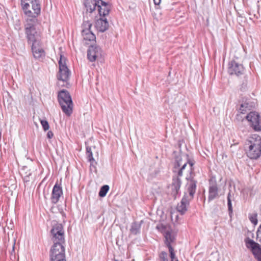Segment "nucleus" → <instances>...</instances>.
<instances>
[{
	"instance_id": "obj_31",
	"label": "nucleus",
	"mask_w": 261,
	"mask_h": 261,
	"mask_svg": "<svg viewBox=\"0 0 261 261\" xmlns=\"http://www.w3.org/2000/svg\"><path fill=\"white\" fill-rule=\"evenodd\" d=\"M50 261H66L65 259V256L50 257Z\"/></svg>"
},
{
	"instance_id": "obj_17",
	"label": "nucleus",
	"mask_w": 261,
	"mask_h": 261,
	"mask_svg": "<svg viewBox=\"0 0 261 261\" xmlns=\"http://www.w3.org/2000/svg\"><path fill=\"white\" fill-rule=\"evenodd\" d=\"M97 8L99 15L105 16L109 14L110 7L108 3L102 0H98Z\"/></svg>"
},
{
	"instance_id": "obj_21",
	"label": "nucleus",
	"mask_w": 261,
	"mask_h": 261,
	"mask_svg": "<svg viewBox=\"0 0 261 261\" xmlns=\"http://www.w3.org/2000/svg\"><path fill=\"white\" fill-rule=\"evenodd\" d=\"M98 0H84V4L87 11L93 12L97 8Z\"/></svg>"
},
{
	"instance_id": "obj_12",
	"label": "nucleus",
	"mask_w": 261,
	"mask_h": 261,
	"mask_svg": "<svg viewBox=\"0 0 261 261\" xmlns=\"http://www.w3.org/2000/svg\"><path fill=\"white\" fill-rule=\"evenodd\" d=\"M65 243H54L50 251V257L65 256Z\"/></svg>"
},
{
	"instance_id": "obj_30",
	"label": "nucleus",
	"mask_w": 261,
	"mask_h": 261,
	"mask_svg": "<svg viewBox=\"0 0 261 261\" xmlns=\"http://www.w3.org/2000/svg\"><path fill=\"white\" fill-rule=\"evenodd\" d=\"M167 253L165 251H162L160 255L159 258L161 261H167Z\"/></svg>"
},
{
	"instance_id": "obj_18",
	"label": "nucleus",
	"mask_w": 261,
	"mask_h": 261,
	"mask_svg": "<svg viewBox=\"0 0 261 261\" xmlns=\"http://www.w3.org/2000/svg\"><path fill=\"white\" fill-rule=\"evenodd\" d=\"M218 195V188L216 181H210V185L208 190V198L209 201L216 198Z\"/></svg>"
},
{
	"instance_id": "obj_33",
	"label": "nucleus",
	"mask_w": 261,
	"mask_h": 261,
	"mask_svg": "<svg viewBox=\"0 0 261 261\" xmlns=\"http://www.w3.org/2000/svg\"><path fill=\"white\" fill-rule=\"evenodd\" d=\"M155 5H159L161 2V0H153Z\"/></svg>"
},
{
	"instance_id": "obj_34",
	"label": "nucleus",
	"mask_w": 261,
	"mask_h": 261,
	"mask_svg": "<svg viewBox=\"0 0 261 261\" xmlns=\"http://www.w3.org/2000/svg\"><path fill=\"white\" fill-rule=\"evenodd\" d=\"M250 220H251V221L254 223V224H256L257 223V220L256 219L254 220V219L253 218V217H251L250 218Z\"/></svg>"
},
{
	"instance_id": "obj_5",
	"label": "nucleus",
	"mask_w": 261,
	"mask_h": 261,
	"mask_svg": "<svg viewBox=\"0 0 261 261\" xmlns=\"http://www.w3.org/2000/svg\"><path fill=\"white\" fill-rule=\"evenodd\" d=\"M38 22H25V33L27 36L28 43L33 45H40L41 44V36L38 33L35 26Z\"/></svg>"
},
{
	"instance_id": "obj_23",
	"label": "nucleus",
	"mask_w": 261,
	"mask_h": 261,
	"mask_svg": "<svg viewBox=\"0 0 261 261\" xmlns=\"http://www.w3.org/2000/svg\"><path fill=\"white\" fill-rule=\"evenodd\" d=\"M142 223L143 221H141L139 222H133L131 225V227L130 229V231L131 233L133 234H137L140 233L141 226Z\"/></svg>"
},
{
	"instance_id": "obj_11",
	"label": "nucleus",
	"mask_w": 261,
	"mask_h": 261,
	"mask_svg": "<svg viewBox=\"0 0 261 261\" xmlns=\"http://www.w3.org/2000/svg\"><path fill=\"white\" fill-rule=\"evenodd\" d=\"M156 228L164 234L165 238V244L167 247L171 246V243L175 240L174 236L172 234L171 230L169 228L164 225L160 224L156 226Z\"/></svg>"
},
{
	"instance_id": "obj_7",
	"label": "nucleus",
	"mask_w": 261,
	"mask_h": 261,
	"mask_svg": "<svg viewBox=\"0 0 261 261\" xmlns=\"http://www.w3.org/2000/svg\"><path fill=\"white\" fill-rule=\"evenodd\" d=\"M51 240L54 243H65L64 231L61 224H55L50 231Z\"/></svg>"
},
{
	"instance_id": "obj_13",
	"label": "nucleus",
	"mask_w": 261,
	"mask_h": 261,
	"mask_svg": "<svg viewBox=\"0 0 261 261\" xmlns=\"http://www.w3.org/2000/svg\"><path fill=\"white\" fill-rule=\"evenodd\" d=\"M101 57V49L99 46H91L87 51V57L90 62H94Z\"/></svg>"
},
{
	"instance_id": "obj_16",
	"label": "nucleus",
	"mask_w": 261,
	"mask_h": 261,
	"mask_svg": "<svg viewBox=\"0 0 261 261\" xmlns=\"http://www.w3.org/2000/svg\"><path fill=\"white\" fill-rule=\"evenodd\" d=\"M191 199L189 198L188 195L185 194L181 201L178 204L176 209L181 215L184 214L187 211V207L189 205V202Z\"/></svg>"
},
{
	"instance_id": "obj_1",
	"label": "nucleus",
	"mask_w": 261,
	"mask_h": 261,
	"mask_svg": "<svg viewBox=\"0 0 261 261\" xmlns=\"http://www.w3.org/2000/svg\"><path fill=\"white\" fill-rule=\"evenodd\" d=\"M185 159L181 156H177L175 159L174 163V172H176L178 177H174L171 186L172 190V194L173 195H176L180 189L181 186V180L179 177L183 175L184 172L187 171L189 172L190 175L186 177L188 180L187 187V191L189 193V198L192 199L196 189L197 181L194 179L193 177V163L189 161L187 158L184 156Z\"/></svg>"
},
{
	"instance_id": "obj_9",
	"label": "nucleus",
	"mask_w": 261,
	"mask_h": 261,
	"mask_svg": "<svg viewBox=\"0 0 261 261\" xmlns=\"http://www.w3.org/2000/svg\"><path fill=\"white\" fill-rule=\"evenodd\" d=\"M92 23L89 21L84 20L82 24V35L85 41H95L96 39L95 35L91 30Z\"/></svg>"
},
{
	"instance_id": "obj_35",
	"label": "nucleus",
	"mask_w": 261,
	"mask_h": 261,
	"mask_svg": "<svg viewBox=\"0 0 261 261\" xmlns=\"http://www.w3.org/2000/svg\"><path fill=\"white\" fill-rule=\"evenodd\" d=\"M28 170V168L26 167H24L22 169V170L23 171H25V170Z\"/></svg>"
},
{
	"instance_id": "obj_4",
	"label": "nucleus",
	"mask_w": 261,
	"mask_h": 261,
	"mask_svg": "<svg viewBox=\"0 0 261 261\" xmlns=\"http://www.w3.org/2000/svg\"><path fill=\"white\" fill-rule=\"evenodd\" d=\"M58 99L63 112L67 116H70L72 113L73 103L69 93L65 90L60 91Z\"/></svg>"
},
{
	"instance_id": "obj_2",
	"label": "nucleus",
	"mask_w": 261,
	"mask_h": 261,
	"mask_svg": "<svg viewBox=\"0 0 261 261\" xmlns=\"http://www.w3.org/2000/svg\"><path fill=\"white\" fill-rule=\"evenodd\" d=\"M21 5L27 17L25 22H38L37 17L41 12L39 0H21Z\"/></svg>"
},
{
	"instance_id": "obj_27",
	"label": "nucleus",
	"mask_w": 261,
	"mask_h": 261,
	"mask_svg": "<svg viewBox=\"0 0 261 261\" xmlns=\"http://www.w3.org/2000/svg\"><path fill=\"white\" fill-rule=\"evenodd\" d=\"M169 251L170 252V257L171 259V261H178L177 258H175V254L174 252V249L171 246L168 247Z\"/></svg>"
},
{
	"instance_id": "obj_19",
	"label": "nucleus",
	"mask_w": 261,
	"mask_h": 261,
	"mask_svg": "<svg viewBox=\"0 0 261 261\" xmlns=\"http://www.w3.org/2000/svg\"><path fill=\"white\" fill-rule=\"evenodd\" d=\"M32 50L34 57L37 59H43L45 56V52L40 45H32Z\"/></svg>"
},
{
	"instance_id": "obj_36",
	"label": "nucleus",
	"mask_w": 261,
	"mask_h": 261,
	"mask_svg": "<svg viewBox=\"0 0 261 261\" xmlns=\"http://www.w3.org/2000/svg\"><path fill=\"white\" fill-rule=\"evenodd\" d=\"M173 213H172L171 217H173Z\"/></svg>"
},
{
	"instance_id": "obj_24",
	"label": "nucleus",
	"mask_w": 261,
	"mask_h": 261,
	"mask_svg": "<svg viewBox=\"0 0 261 261\" xmlns=\"http://www.w3.org/2000/svg\"><path fill=\"white\" fill-rule=\"evenodd\" d=\"M109 190V187L108 185H105L101 187L99 192V196L101 197H105Z\"/></svg>"
},
{
	"instance_id": "obj_8",
	"label": "nucleus",
	"mask_w": 261,
	"mask_h": 261,
	"mask_svg": "<svg viewBox=\"0 0 261 261\" xmlns=\"http://www.w3.org/2000/svg\"><path fill=\"white\" fill-rule=\"evenodd\" d=\"M252 128L257 132L261 130V117L258 113L251 112L246 116Z\"/></svg>"
},
{
	"instance_id": "obj_15",
	"label": "nucleus",
	"mask_w": 261,
	"mask_h": 261,
	"mask_svg": "<svg viewBox=\"0 0 261 261\" xmlns=\"http://www.w3.org/2000/svg\"><path fill=\"white\" fill-rule=\"evenodd\" d=\"M63 195V191L61 186L58 183H56L53 187L51 196V201L53 203H57L60 199L61 196Z\"/></svg>"
},
{
	"instance_id": "obj_29",
	"label": "nucleus",
	"mask_w": 261,
	"mask_h": 261,
	"mask_svg": "<svg viewBox=\"0 0 261 261\" xmlns=\"http://www.w3.org/2000/svg\"><path fill=\"white\" fill-rule=\"evenodd\" d=\"M21 174L23 176V180L25 182H27L30 181V176L32 174L31 172L29 171L28 173L26 172L24 174H23V173H22Z\"/></svg>"
},
{
	"instance_id": "obj_26",
	"label": "nucleus",
	"mask_w": 261,
	"mask_h": 261,
	"mask_svg": "<svg viewBox=\"0 0 261 261\" xmlns=\"http://www.w3.org/2000/svg\"><path fill=\"white\" fill-rule=\"evenodd\" d=\"M247 110H248V103H242L238 111L241 114H245L247 112Z\"/></svg>"
},
{
	"instance_id": "obj_6",
	"label": "nucleus",
	"mask_w": 261,
	"mask_h": 261,
	"mask_svg": "<svg viewBox=\"0 0 261 261\" xmlns=\"http://www.w3.org/2000/svg\"><path fill=\"white\" fill-rule=\"evenodd\" d=\"M59 65V71L57 74L58 85L63 87L67 84V81L69 79L70 72L66 65V58L62 55L60 56Z\"/></svg>"
},
{
	"instance_id": "obj_22",
	"label": "nucleus",
	"mask_w": 261,
	"mask_h": 261,
	"mask_svg": "<svg viewBox=\"0 0 261 261\" xmlns=\"http://www.w3.org/2000/svg\"><path fill=\"white\" fill-rule=\"evenodd\" d=\"M86 155L88 159V161L91 163V170H96V168L94 164H96V163L95 162V160L93 157V154L92 151L91 147L90 146H87L86 147Z\"/></svg>"
},
{
	"instance_id": "obj_28",
	"label": "nucleus",
	"mask_w": 261,
	"mask_h": 261,
	"mask_svg": "<svg viewBox=\"0 0 261 261\" xmlns=\"http://www.w3.org/2000/svg\"><path fill=\"white\" fill-rule=\"evenodd\" d=\"M40 123L44 130L46 131L49 129V124L46 120H41Z\"/></svg>"
},
{
	"instance_id": "obj_3",
	"label": "nucleus",
	"mask_w": 261,
	"mask_h": 261,
	"mask_svg": "<svg viewBox=\"0 0 261 261\" xmlns=\"http://www.w3.org/2000/svg\"><path fill=\"white\" fill-rule=\"evenodd\" d=\"M246 154L251 159H257L261 155V137L256 134L249 137L246 142Z\"/></svg>"
},
{
	"instance_id": "obj_32",
	"label": "nucleus",
	"mask_w": 261,
	"mask_h": 261,
	"mask_svg": "<svg viewBox=\"0 0 261 261\" xmlns=\"http://www.w3.org/2000/svg\"><path fill=\"white\" fill-rule=\"evenodd\" d=\"M54 134L51 131H48L47 133V137L48 139H51L53 137Z\"/></svg>"
},
{
	"instance_id": "obj_25",
	"label": "nucleus",
	"mask_w": 261,
	"mask_h": 261,
	"mask_svg": "<svg viewBox=\"0 0 261 261\" xmlns=\"http://www.w3.org/2000/svg\"><path fill=\"white\" fill-rule=\"evenodd\" d=\"M232 198V196L231 195L230 192H229V193L227 195V205H228V209L229 213L232 212V203H231V199Z\"/></svg>"
},
{
	"instance_id": "obj_37",
	"label": "nucleus",
	"mask_w": 261,
	"mask_h": 261,
	"mask_svg": "<svg viewBox=\"0 0 261 261\" xmlns=\"http://www.w3.org/2000/svg\"><path fill=\"white\" fill-rule=\"evenodd\" d=\"M260 211H261V205H260Z\"/></svg>"
},
{
	"instance_id": "obj_10",
	"label": "nucleus",
	"mask_w": 261,
	"mask_h": 261,
	"mask_svg": "<svg viewBox=\"0 0 261 261\" xmlns=\"http://www.w3.org/2000/svg\"><path fill=\"white\" fill-rule=\"evenodd\" d=\"M246 246L250 248L255 258L258 261H261V247L260 245L253 240L248 239L246 241Z\"/></svg>"
},
{
	"instance_id": "obj_14",
	"label": "nucleus",
	"mask_w": 261,
	"mask_h": 261,
	"mask_svg": "<svg viewBox=\"0 0 261 261\" xmlns=\"http://www.w3.org/2000/svg\"><path fill=\"white\" fill-rule=\"evenodd\" d=\"M244 71V67L242 64L232 61L228 64V72L230 74H236L238 76L242 74Z\"/></svg>"
},
{
	"instance_id": "obj_20",
	"label": "nucleus",
	"mask_w": 261,
	"mask_h": 261,
	"mask_svg": "<svg viewBox=\"0 0 261 261\" xmlns=\"http://www.w3.org/2000/svg\"><path fill=\"white\" fill-rule=\"evenodd\" d=\"M95 28L99 32H104L109 28V23L106 19L100 18L95 22Z\"/></svg>"
},
{
	"instance_id": "obj_38",
	"label": "nucleus",
	"mask_w": 261,
	"mask_h": 261,
	"mask_svg": "<svg viewBox=\"0 0 261 261\" xmlns=\"http://www.w3.org/2000/svg\"><path fill=\"white\" fill-rule=\"evenodd\" d=\"M114 261H119L118 260L115 259Z\"/></svg>"
}]
</instances>
